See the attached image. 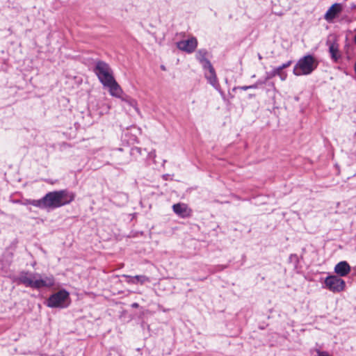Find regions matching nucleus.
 Segmentation results:
<instances>
[{
    "instance_id": "obj_1",
    "label": "nucleus",
    "mask_w": 356,
    "mask_h": 356,
    "mask_svg": "<svg viewBox=\"0 0 356 356\" xmlns=\"http://www.w3.org/2000/svg\"><path fill=\"white\" fill-rule=\"evenodd\" d=\"M13 281L17 284H22L36 290L53 287L56 283L53 275H42L29 270L20 271L19 275L13 278Z\"/></svg>"
},
{
    "instance_id": "obj_2",
    "label": "nucleus",
    "mask_w": 356,
    "mask_h": 356,
    "mask_svg": "<svg viewBox=\"0 0 356 356\" xmlns=\"http://www.w3.org/2000/svg\"><path fill=\"white\" fill-rule=\"evenodd\" d=\"M75 197L76 194L67 189L48 192L44 195L45 209L50 211L70 204Z\"/></svg>"
},
{
    "instance_id": "obj_3",
    "label": "nucleus",
    "mask_w": 356,
    "mask_h": 356,
    "mask_svg": "<svg viewBox=\"0 0 356 356\" xmlns=\"http://www.w3.org/2000/svg\"><path fill=\"white\" fill-rule=\"evenodd\" d=\"M318 61L313 54H308L300 58L293 67L296 76L311 74L318 66Z\"/></svg>"
},
{
    "instance_id": "obj_4",
    "label": "nucleus",
    "mask_w": 356,
    "mask_h": 356,
    "mask_svg": "<svg viewBox=\"0 0 356 356\" xmlns=\"http://www.w3.org/2000/svg\"><path fill=\"white\" fill-rule=\"evenodd\" d=\"M44 303L49 308H67L71 303L70 294L65 289H61L51 293Z\"/></svg>"
},
{
    "instance_id": "obj_5",
    "label": "nucleus",
    "mask_w": 356,
    "mask_h": 356,
    "mask_svg": "<svg viewBox=\"0 0 356 356\" xmlns=\"http://www.w3.org/2000/svg\"><path fill=\"white\" fill-rule=\"evenodd\" d=\"M93 72L103 86L108 85L115 79L113 72L110 65L101 60H98L95 62L93 67Z\"/></svg>"
},
{
    "instance_id": "obj_6",
    "label": "nucleus",
    "mask_w": 356,
    "mask_h": 356,
    "mask_svg": "<svg viewBox=\"0 0 356 356\" xmlns=\"http://www.w3.org/2000/svg\"><path fill=\"white\" fill-rule=\"evenodd\" d=\"M324 288L333 293H339L346 287L345 281L335 275H329L324 280Z\"/></svg>"
},
{
    "instance_id": "obj_7",
    "label": "nucleus",
    "mask_w": 356,
    "mask_h": 356,
    "mask_svg": "<svg viewBox=\"0 0 356 356\" xmlns=\"http://www.w3.org/2000/svg\"><path fill=\"white\" fill-rule=\"evenodd\" d=\"M104 87L108 88L109 89L110 94L112 96L120 98L122 101L127 102L131 106H134L136 105V102L134 99H131L127 95L123 94V91L120 86L118 83L115 79L112 80L108 85H106Z\"/></svg>"
},
{
    "instance_id": "obj_8",
    "label": "nucleus",
    "mask_w": 356,
    "mask_h": 356,
    "mask_svg": "<svg viewBox=\"0 0 356 356\" xmlns=\"http://www.w3.org/2000/svg\"><path fill=\"white\" fill-rule=\"evenodd\" d=\"M177 47L187 54L193 53L198 44L197 40L195 37L192 36L188 39L182 40L176 43Z\"/></svg>"
},
{
    "instance_id": "obj_9",
    "label": "nucleus",
    "mask_w": 356,
    "mask_h": 356,
    "mask_svg": "<svg viewBox=\"0 0 356 356\" xmlns=\"http://www.w3.org/2000/svg\"><path fill=\"white\" fill-rule=\"evenodd\" d=\"M342 11L343 5L341 3H335L328 8L325 14L324 18L328 22H332L334 19L339 16Z\"/></svg>"
},
{
    "instance_id": "obj_10",
    "label": "nucleus",
    "mask_w": 356,
    "mask_h": 356,
    "mask_svg": "<svg viewBox=\"0 0 356 356\" xmlns=\"http://www.w3.org/2000/svg\"><path fill=\"white\" fill-rule=\"evenodd\" d=\"M209 51L207 49H200L196 51L195 59L202 65L204 70H207V68L212 66L211 61L207 58Z\"/></svg>"
},
{
    "instance_id": "obj_11",
    "label": "nucleus",
    "mask_w": 356,
    "mask_h": 356,
    "mask_svg": "<svg viewBox=\"0 0 356 356\" xmlns=\"http://www.w3.org/2000/svg\"><path fill=\"white\" fill-rule=\"evenodd\" d=\"M326 44L328 46V51L330 55L332 60L334 63H338L341 58V54L339 51V44L336 42H331L330 40H327Z\"/></svg>"
},
{
    "instance_id": "obj_12",
    "label": "nucleus",
    "mask_w": 356,
    "mask_h": 356,
    "mask_svg": "<svg viewBox=\"0 0 356 356\" xmlns=\"http://www.w3.org/2000/svg\"><path fill=\"white\" fill-rule=\"evenodd\" d=\"M173 211L179 217L188 218L191 216V209L184 203H177L172 205Z\"/></svg>"
},
{
    "instance_id": "obj_13",
    "label": "nucleus",
    "mask_w": 356,
    "mask_h": 356,
    "mask_svg": "<svg viewBox=\"0 0 356 356\" xmlns=\"http://www.w3.org/2000/svg\"><path fill=\"white\" fill-rule=\"evenodd\" d=\"M351 268L346 261L339 262L334 267L335 275L339 277L346 276L350 272Z\"/></svg>"
},
{
    "instance_id": "obj_14",
    "label": "nucleus",
    "mask_w": 356,
    "mask_h": 356,
    "mask_svg": "<svg viewBox=\"0 0 356 356\" xmlns=\"http://www.w3.org/2000/svg\"><path fill=\"white\" fill-rule=\"evenodd\" d=\"M207 70L209 71V74H205V78L207 79L208 83H210L212 86H213L215 88L217 89L218 86H219L216 70L214 67L212 66L207 68Z\"/></svg>"
},
{
    "instance_id": "obj_15",
    "label": "nucleus",
    "mask_w": 356,
    "mask_h": 356,
    "mask_svg": "<svg viewBox=\"0 0 356 356\" xmlns=\"http://www.w3.org/2000/svg\"><path fill=\"white\" fill-rule=\"evenodd\" d=\"M127 151L130 156L137 159L138 156L142 154V149L138 147H134L131 148L127 147L126 149H119V151Z\"/></svg>"
},
{
    "instance_id": "obj_16",
    "label": "nucleus",
    "mask_w": 356,
    "mask_h": 356,
    "mask_svg": "<svg viewBox=\"0 0 356 356\" xmlns=\"http://www.w3.org/2000/svg\"><path fill=\"white\" fill-rule=\"evenodd\" d=\"M29 204L38 207L41 209H45L44 196L39 200H31V202H29Z\"/></svg>"
},
{
    "instance_id": "obj_17",
    "label": "nucleus",
    "mask_w": 356,
    "mask_h": 356,
    "mask_svg": "<svg viewBox=\"0 0 356 356\" xmlns=\"http://www.w3.org/2000/svg\"><path fill=\"white\" fill-rule=\"evenodd\" d=\"M134 279H135V284H143L145 282H150L149 277H148L146 275H135Z\"/></svg>"
},
{
    "instance_id": "obj_18",
    "label": "nucleus",
    "mask_w": 356,
    "mask_h": 356,
    "mask_svg": "<svg viewBox=\"0 0 356 356\" xmlns=\"http://www.w3.org/2000/svg\"><path fill=\"white\" fill-rule=\"evenodd\" d=\"M280 69L278 67H275L273 70L266 72V78L267 79V80H269L275 76H278V74H280Z\"/></svg>"
},
{
    "instance_id": "obj_19",
    "label": "nucleus",
    "mask_w": 356,
    "mask_h": 356,
    "mask_svg": "<svg viewBox=\"0 0 356 356\" xmlns=\"http://www.w3.org/2000/svg\"><path fill=\"white\" fill-rule=\"evenodd\" d=\"M289 262L293 264L296 267L299 263V259L297 254H291L289 257Z\"/></svg>"
},
{
    "instance_id": "obj_20",
    "label": "nucleus",
    "mask_w": 356,
    "mask_h": 356,
    "mask_svg": "<svg viewBox=\"0 0 356 356\" xmlns=\"http://www.w3.org/2000/svg\"><path fill=\"white\" fill-rule=\"evenodd\" d=\"M267 81L268 80L266 77L264 79H260L255 83L251 85L252 89L258 88L259 86L266 84Z\"/></svg>"
},
{
    "instance_id": "obj_21",
    "label": "nucleus",
    "mask_w": 356,
    "mask_h": 356,
    "mask_svg": "<svg viewBox=\"0 0 356 356\" xmlns=\"http://www.w3.org/2000/svg\"><path fill=\"white\" fill-rule=\"evenodd\" d=\"M123 277L126 278V282L129 284H135L134 276L123 275Z\"/></svg>"
},
{
    "instance_id": "obj_22",
    "label": "nucleus",
    "mask_w": 356,
    "mask_h": 356,
    "mask_svg": "<svg viewBox=\"0 0 356 356\" xmlns=\"http://www.w3.org/2000/svg\"><path fill=\"white\" fill-rule=\"evenodd\" d=\"M316 356H331L330 354L325 350H321L320 349L316 350Z\"/></svg>"
},
{
    "instance_id": "obj_23",
    "label": "nucleus",
    "mask_w": 356,
    "mask_h": 356,
    "mask_svg": "<svg viewBox=\"0 0 356 356\" xmlns=\"http://www.w3.org/2000/svg\"><path fill=\"white\" fill-rule=\"evenodd\" d=\"M249 89H252V86H236L234 87L232 90L236 91V90H247Z\"/></svg>"
},
{
    "instance_id": "obj_24",
    "label": "nucleus",
    "mask_w": 356,
    "mask_h": 356,
    "mask_svg": "<svg viewBox=\"0 0 356 356\" xmlns=\"http://www.w3.org/2000/svg\"><path fill=\"white\" fill-rule=\"evenodd\" d=\"M292 63V60H289L288 62L283 63L282 65L279 66L278 67L280 69V71H283L284 69L287 68L289 67Z\"/></svg>"
},
{
    "instance_id": "obj_25",
    "label": "nucleus",
    "mask_w": 356,
    "mask_h": 356,
    "mask_svg": "<svg viewBox=\"0 0 356 356\" xmlns=\"http://www.w3.org/2000/svg\"><path fill=\"white\" fill-rule=\"evenodd\" d=\"M278 76L280 77L281 80L284 81L286 79L287 74L283 71H281Z\"/></svg>"
},
{
    "instance_id": "obj_26",
    "label": "nucleus",
    "mask_w": 356,
    "mask_h": 356,
    "mask_svg": "<svg viewBox=\"0 0 356 356\" xmlns=\"http://www.w3.org/2000/svg\"><path fill=\"white\" fill-rule=\"evenodd\" d=\"M131 307L132 308H138L139 307V304L137 303V302H134L131 305Z\"/></svg>"
},
{
    "instance_id": "obj_27",
    "label": "nucleus",
    "mask_w": 356,
    "mask_h": 356,
    "mask_svg": "<svg viewBox=\"0 0 356 356\" xmlns=\"http://www.w3.org/2000/svg\"><path fill=\"white\" fill-rule=\"evenodd\" d=\"M29 202H31V199H26L24 200V202H23V204L24 205H28L29 204Z\"/></svg>"
},
{
    "instance_id": "obj_28",
    "label": "nucleus",
    "mask_w": 356,
    "mask_h": 356,
    "mask_svg": "<svg viewBox=\"0 0 356 356\" xmlns=\"http://www.w3.org/2000/svg\"><path fill=\"white\" fill-rule=\"evenodd\" d=\"M130 161V159L129 158L126 159L124 161H122L121 163L122 164H125V163H129Z\"/></svg>"
},
{
    "instance_id": "obj_29",
    "label": "nucleus",
    "mask_w": 356,
    "mask_h": 356,
    "mask_svg": "<svg viewBox=\"0 0 356 356\" xmlns=\"http://www.w3.org/2000/svg\"><path fill=\"white\" fill-rule=\"evenodd\" d=\"M258 57L259 60L262 59V56H261L260 54H258Z\"/></svg>"
},
{
    "instance_id": "obj_30",
    "label": "nucleus",
    "mask_w": 356,
    "mask_h": 356,
    "mask_svg": "<svg viewBox=\"0 0 356 356\" xmlns=\"http://www.w3.org/2000/svg\"><path fill=\"white\" fill-rule=\"evenodd\" d=\"M220 270H223L224 268H226V266H220Z\"/></svg>"
},
{
    "instance_id": "obj_31",
    "label": "nucleus",
    "mask_w": 356,
    "mask_h": 356,
    "mask_svg": "<svg viewBox=\"0 0 356 356\" xmlns=\"http://www.w3.org/2000/svg\"><path fill=\"white\" fill-rule=\"evenodd\" d=\"M254 97V95H251V94H250V95H249V97H250V98H251V97Z\"/></svg>"
},
{
    "instance_id": "obj_32",
    "label": "nucleus",
    "mask_w": 356,
    "mask_h": 356,
    "mask_svg": "<svg viewBox=\"0 0 356 356\" xmlns=\"http://www.w3.org/2000/svg\"><path fill=\"white\" fill-rule=\"evenodd\" d=\"M352 8H356V5H355V4H353V5L352 6Z\"/></svg>"
},
{
    "instance_id": "obj_33",
    "label": "nucleus",
    "mask_w": 356,
    "mask_h": 356,
    "mask_svg": "<svg viewBox=\"0 0 356 356\" xmlns=\"http://www.w3.org/2000/svg\"><path fill=\"white\" fill-rule=\"evenodd\" d=\"M161 69L165 70V67L163 65H161Z\"/></svg>"
},
{
    "instance_id": "obj_34",
    "label": "nucleus",
    "mask_w": 356,
    "mask_h": 356,
    "mask_svg": "<svg viewBox=\"0 0 356 356\" xmlns=\"http://www.w3.org/2000/svg\"><path fill=\"white\" fill-rule=\"evenodd\" d=\"M119 356H122V355H119Z\"/></svg>"
}]
</instances>
